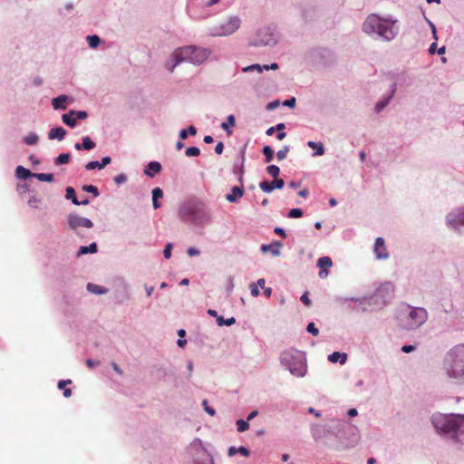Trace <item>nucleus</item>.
<instances>
[{"label":"nucleus","instance_id":"f257e3e1","mask_svg":"<svg viewBox=\"0 0 464 464\" xmlns=\"http://www.w3.org/2000/svg\"><path fill=\"white\" fill-rule=\"evenodd\" d=\"M443 370L454 382L464 383V343L455 345L446 353Z\"/></svg>","mask_w":464,"mask_h":464},{"label":"nucleus","instance_id":"f03ea898","mask_svg":"<svg viewBox=\"0 0 464 464\" xmlns=\"http://www.w3.org/2000/svg\"><path fill=\"white\" fill-rule=\"evenodd\" d=\"M208 54L209 53L207 49L193 45L178 48L172 53L170 61L166 64V68L172 72L178 64L185 61L199 64L208 57Z\"/></svg>","mask_w":464,"mask_h":464},{"label":"nucleus","instance_id":"7ed1b4c3","mask_svg":"<svg viewBox=\"0 0 464 464\" xmlns=\"http://www.w3.org/2000/svg\"><path fill=\"white\" fill-rule=\"evenodd\" d=\"M432 422L442 433L450 434L456 440H464V415H440L434 417Z\"/></svg>","mask_w":464,"mask_h":464},{"label":"nucleus","instance_id":"20e7f679","mask_svg":"<svg viewBox=\"0 0 464 464\" xmlns=\"http://www.w3.org/2000/svg\"><path fill=\"white\" fill-rule=\"evenodd\" d=\"M179 217L184 220L197 221L206 217L205 205L196 199L185 202L179 208Z\"/></svg>","mask_w":464,"mask_h":464},{"label":"nucleus","instance_id":"39448f33","mask_svg":"<svg viewBox=\"0 0 464 464\" xmlns=\"http://www.w3.org/2000/svg\"><path fill=\"white\" fill-rule=\"evenodd\" d=\"M410 311L407 315L401 318L402 326L407 330H412L420 327L423 324L427 318L428 314L424 308L409 307Z\"/></svg>","mask_w":464,"mask_h":464},{"label":"nucleus","instance_id":"423d86ee","mask_svg":"<svg viewBox=\"0 0 464 464\" xmlns=\"http://www.w3.org/2000/svg\"><path fill=\"white\" fill-rule=\"evenodd\" d=\"M67 219L69 227L81 237H84V235L81 233L82 227L92 228L93 227V223L91 219L80 217L76 214H69Z\"/></svg>","mask_w":464,"mask_h":464},{"label":"nucleus","instance_id":"0eeeda50","mask_svg":"<svg viewBox=\"0 0 464 464\" xmlns=\"http://www.w3.org/2000/svg\"><path fill=\"white\" fill-rule=\"evenodd\" d=\"M240 26V19L237 16H231L221 23L218 28H215L214 35H227L235 33Z\"/></svg>","mask_w":464,"mask_h":464},{"label":"nucleus","instance_id":"6e6552de","mask_svg":"<svg viewBox=\"0 0 464 464\" xmlns=\"http://www.w3.org/2000/svg\"><path fill=\"white\" fill-rule=\"evenodd\" d=\"M276 43V38L274 33L269 28H264L257 34V38L255 40L254 44L258 45H272Z\"/></svg>","mask_w":464,"mask_h":464},{"label":"nucleus","instance_id":"1a4fd4ad","mask_svg":"<svg viewBox=\"0 0 464 464\" xmlns=\"http://www.w3.org/2000/svg\"><path fill=\"white\" fill-rule=\"evenodd\" d=\"M383 21L376 14L369 15L362 24V30L367 34L377 33Z\"/></svg>","mask_w":464,"mask_h":464},{"label":"nucleus","instance_id":"9d476101","mask_svg":"<svg viewBox=\"0 0 464 464\" xmlns=\"http://www.w3.org/2000/svg\"><path fill=\"white\" fill-rule=\"evenodd\" d=\"M373 252L377 259H387L390 256L384 240L382 237H377L375 239Z\"/></svg>","mask_w":464,"mask_h":464},{"label":"nucleus","instance_id":"9b49d317","mask_svg":"<svg viewBox=\"0 0 464 464\" xmlns=\"http://www.w3.org/2000/svg\"><path fill=\"white\" fill-rule=\"evenodd\" d=\"M376 34H378L384 40L391 41L395 38V36L398 34V31L394 29L392 26L388 25L383 22Z\"/></svg>","mask_w":464,"mask_h":464},{"label":"nucleus","instance_id":"f8f14e48","mask_svg":"<svg viewBox=\"0 0 464 464\" xmlns=\"http://www.w3.org/2000/svg\"><path fill=\"white\" fill-rule=\"evenodd\" d=\"M317 266L321 268L319 271V276L321 278H325L329 274L328 269L333 266V261L329 256L320 257L317 260Z\"/></svg>","mask_w":464,"mask_h":464},{"label":"nucleus","instance_id":"ddd939ff","mask_svg":"<svg viewBox=\"0 0 464 464\" xmlns=\"http://www.w3.org/2000/svg\"><path fill=\"white\" fill-rule=\"evenodd\" d=\"M245 190L243 183L240 187L235 186L231 188L230 193L226 195V199L228 202L235 203L244 196Z\"/></svg>","mask_w":464,"mask_h":464},{"label":"nucleus","instance_id":"4468645a","mask_svg":"<svg viewBox=\"0 0 464 464\" xmlns=\"http://www.w3.org/2000/svg\"><path fill=\"white\" fill-rule=\"evenodd\" d=\"M160 171L161 165L158 161H150L144 169V173L150 178H153L156 174H159Z\"/></svg>","mask_w":464,"mask_h":464},{"label":"nucleus","instance_id":"2eb2a0df","mask_svg":"<svg viewBox=\"0 0 464 464\" xmlns=\"http://www.w3.org/2000/svg\"><path fill=\"white\" fill-rule=\"evenodd\" d=\"M111 161V159L110 157H103L102 159V162H99V161H90L89 163L86 164L85 166V169L87 170H92L96 168H98L99 169H103L105 166H107L108 164H110Z\"/></svg>","mask_w":464,"mask_h":464},{"label":"nucleus","instance_id":"dca6fc26","mask_svg":"<svg viewBox=\"0 0 464 464\" xmlns=\"http://www.w3.org/2000/svg\"><path fill=\"white\" fill-rule=\"evenodd\" d=\"M65 198L67 199H71L72 202L74 204V205H88L89 204V199L88 198H85L82 201H79L76 198V195H75V190L73 189V188L72 187H68L66 188V194H65Z\"/></svg>","mask_w":464,"mask_h":464},{"label":"nucleus","instance_id":"f3484780","mask_svg":"<svg viewBox=\"0 0 464 464\" xmlns=\"http://www.w3.org/2000/svg\"><path fill=\"white\" fill-rule=\"evenodd\" d=\"M244 161H245V150L241 152L240 162L238 165H234V173L238 176V181L240 184L244 181Z\"/></svg>","mask_w":464,"mask_h":464},{"label":"nucleus","instance_id":"a211bd4d","mask_svg":"<svg viewBox=\"0 0 464 464\" xmlns=\"http://www.w3.org/2000/svg\"><path fill=\"white\" fill-rule=\"evenodd\" d=\"M66 134V130L62 127H56L50 130L48 133V138L50 140L57 139L59 140H62L64 139V136Z\"/></svg>","mask_w":464,"mask_h":464},{"label":"nucleus","instance_id":"6ab92c4d","mask_svg":"<svg viewBox=\"0 0 464 464\" xmlns=\"http://www.w3.org/2000/svg\"><path fill=\"white\" fill-rule=\"evenodd\" d=\"M68 100V97L64 94H62L56 98H53L52 101V104L53 109L55 110H65L66 109V102Z\"/></svg>","mask_w":464,"mask_h":464},{"label":"nucleus","instance_id":"aec40b11","mask_svg":"<svg viewBox=\"0 0 464 464\" xmlns=\"http://www.w3.org/2000/svg\"><path fill=\"white\" fill-rule=\"evenodd\" d=\"M163 197V191L160 188H155L152 190V205L155 209L159 208L160 207V204L159 202V198H161Z\"/></svg>","mask_w":464,"mask_h":464},{"label":"nucleus","instance_id":"412c9836","mask_svg":"<svg viewBox=\"0 0 464 464\" xmlns=\"http://www.w3.org/2000/svg\"><path fill=\"white\" fill-rule=\"evenodd\" d=\"M347 355L346 353H341L339 352H334L328 356V360L331 362H340L342 364H343L346 362Z\"/></svg>","mask_w":464,"mask_h":464},{"label":"nucleus","instance_id":"4be33fe9","mask_svg":"<svg viewBox=\"0 0 464 464\" xmlns=\"http://www.w3.org/2000/svg\"><path fill=\"white\" fill-rule=\"evenodd\" d=\"M74 113L75 111H71L68 113L63 114L62 117L63 123H65L71 128H73L76 125V120L75 118H73Z\"/></svg>","mask_w":464,"mask_h":464},{"label":"nucleus","instance_id":"5701e85b","mask_svg":"<svg viewBox=\"0 0 464 464\" xmlns=\"http://www.w3.org/2000/svg\"><path fill=\"white\" fill-rule=\"evenodd\" d=\"M236 125L235 116L230 114L227 118V121L221 123V128L227 131L228 135H231L232 131L229 130V127H234Z\"/></svg>","mask_w":464,"mask_h":464},{"label":"nucleus","instance_id":"b1692460","mask_svg":"<svg viewBox=\"0 0 464 464\" xmlns=\"http://www.w3.org/2000/svg\"><path fill=\"white\" fill-rule=\"evenodd\" d=\"M98 251V246L96 243H92L88 246H81L78 251V256L86 255V254H95Z\"/></svg>","mask_w":464,"mask_h":464},{"label":"nucleus","instance_id":"393cba45","mask_svg":"<svg viewBox=\"0 0 464 464\" xmlns=\"http://www.w3.org/2000/svg\"><path fill=\"white\" fill-rule=\"evenodd\" d=\"M281 243L279 242H276V246H273V245H263L261 246V250L266 253L267 251H271V253L274 255V256H279L280 254V251H279V247L281 246Z\"/></svg>","mask_w":464,"mask_h":464},{"label":"nucleus","instance_id":"a878e982","mask_svg":"<svg viewBox=\"0 0 464 464\" xmlns=\"http://www.w3.org/2000/svg\"><path fill=\"white\" fill-rule=\"evenodd\" d=\"M15 175L18 179H26L33 174L29 169L24 168L23 166H18L15 169Z\"/></svg>","mask_w":464,"mask_h":464},{"label":"nucleus","instance_id":"bb28decb","mask_svg":"<svg viewBox=\"0 0 464 464\" xmlns=\"http://www.w3.org/2000/svg\"><path fill=\"white\" fill-rule=\"evenodd\" d=\"M71 382H72V381H71V380H63V381H60V382H58V385H57V386H58V388H59L60 390H63V396H64L65 398H69V397H71V395H72V390H71V389H69V388H65V385H66V384H70Z\"/></svg>","mask_w":464,"mask_h":464},{"label":"nucleus","instance_id":"cd10ccee","mask_svg":"<svg viewBox=\"0 0 464 464\" xmlns=\"http://www.w3.org/2000/svg\"><path fill=\"white\" fill-rule=\"evenodd\" d=\"M307 145L311 149L315 150V152H314L315 156H322V155L324 154V149L323 144H321V143L318 144V143H316L314 141L310 140V141L307 142Z\"/></svg>","mask_w":464,"mask_h":464},{"label":"nucleus","instance_id":"c85d7f7f","mask_svg":"<svg viewBox=\"0 0 464 464\" xmlns=\"http://www.w3.org/2000/svg\"><path fill=\"white\" fill-rule=\"evenodd\" d=\"M87 289L90 292L97 294V295H102L107 292V290L104 287H102L101 285H93V284H88Z\"/></svg>","mask_w":464,"mask_h":464},{"label":"nucleus","instance_id":"c756f323","mask_svg":"<svg viewBox=\"0 0 464 464\" xmlns=\"http://www.w3.org/2000/svg\"><path fill=\"white\" fill-rule=\"evenodd\" d=\"M34 176L40 181L53 182V175L52 173H36Z\"/></svg>","mask_w":464,"mask_h":464},{"label":"nucleus","instance_id":"7c9ffc66","mask_svg":"<svg viewBox=\"0 0 464 464\" xmlns=\"http://www.w3.org/2000/svg\"><path fill=\"white\" fill-rule=\"evenodd\" d=\"M197 133V129L194 127V126H189L188 130H181L180 132H179V138L181 140H185L188 138V135L190 134V135H196Z\"/></svg>","mask_w":464,"mask_h":464},{"label":"nucleus","instance_id":"2f4dec72","mask_svg":"<svg viewBox=\"0 0 464 464\" xmlns=\"http://www.w3.org/2000/svg\"><path fill=\"white\" fill-rule=\"evenodd\" d=\"M82 150H91L95 148L96 144L89 137H84L82 142Z\"/></svg>","mask_w":464,"mask_h":464},{"label":"nucleus","instance_id":"473e14b6","mask_svg":"<svg viewBox=\"0 0 464 464\" xmlns=\"http://www.w3.org/2000/svg\"><path fill=\"white\" fill-rule=\"evenodd\" d=\"M217 323L219 326H222V325L230 326L236 323V319L234 317H230L228 319H224L223 316H218Z\"/></svg>","mask_w":464,"mask_h":464},{"label":"nucleus","instance_id":"72a5a7b5","mask_svg":"<svg viewBox=\"0 0 464 464\" xmlns=\"http://www.w3.org/2000/svg\"><path fill=\"white\" fill-rule=\"evenodd\" d=\"M71 155L69 153H62L55 159V164H67L70 161Z\"/></svg>","mask_w":464,"mask_h":464},{"label":"nucleus","instance_id":"f704fd0d","mask_svg":"<svg viewBox=\"0 0 464 464\" xmlns=\"http://www.w3.org/2000/svg\"><path fill=\"white\" fill-rule=\"evenodd\" d=\"M259 188L266 193L271 192L273 189H275L274 183L269 181H262L259 183Z\"/></svg>","mask_w":464,"mask_h":464},{"label":"nucleus","instance_id":"c9c22d12","mask_svg":"<svg viewBox=\"0 0 464 464\" xmlns=\"http://www.w3.org/2000/svg\"><path fill=\"white\" fill-rule=\"evenodd\" d=\"M87 41L91 48H96L101 43V39L98 35H90L87 37Z\"/></svg>","mask_w":464,"mask_h":464},{"label":"nucleus","instance_id":"e433bc0d","mask_svg":"<svg viewBox=\"0 0 464 464\" xmlns=\"http://www.w3.org/2000/svg\"><path fill=\"white\" fill-rule=\"evenodd\" d=\"M263 153L266 157V161L271 162L274 158V150H272V148L270 146H265L263 148Z\"/></svg>","mask_w":464,"mask_h":464},{"label":"nucleus","instance_id":"4c0bfd02","mask_svg":"<svg viewBox=\"0 0 464 464\" xmlns=\"http://www.w3.org/2000/svg\"><path fill=\"white\" fill-rule=\"evenodd\" d=\"M24 141L27 145H34L38 142V136L35 133H30L24 138Z\"/></svg>","mask_w":464,"mask_h":464},{"label":"nucleus","instance_id":"58836bf2","mask_svg":"<svg viewBox=\"0 0 464 464\" xmlns=\"http://www.w3.org/2000/svg\"><path fill=\"white\" fill-rule=\"evenodd\" d=\"M237 427L238 432L246 431L249 429V424L247 420H237Z\"/></svg>","mask_w":464,"mask_h":464},{"label":"nucleus","instance_id":"ea45409f","mask_svg":"<svg viewBox=\"0 0 464 464\" xmlns=\"http://www.w3.org/2000/svg\"><path fill=\"white\" fill-rule=\"evenodd\" d=\"M266 172L273 178H277L280 173V169L276 165H270L266 168Z\"/></svg>","mask_w":464,"mask_h":464},{"label":"nucleus","instance_id":"a19ab883","mask_svg":"<svg viewBox=\"0 0 464 464\" xmlns=\"http://www.w3.org/2000/svg\"><path fill=\"white\" fill-rule=\"evenodd\" d=\"M394 92H395V89L392 90V94H393ZM392 96V95H391L385 101L377 102L376 105H375V111L377 112H380L381 111H382L386 107V105L389 103L390 99H391Z\"/></svg>","mask_w":464,"mask_h":464},{"label":"nucleus","instance_id":"79ce46f5","mask_svg":"<svg viewBox=\"0 0 464 464\" xmlns=\"http://www.w3.org/2000/svg\"><path fill=\"white\" fill-rule=\"evenodd\" d=\"M200 153V150L197 147H189L186 150L185 154L188 157H197Z\"/></svg>","mask_w":464,"mask_h":464},{"label":"nucleus","instance_id":"37998d69","mask_svg":"<svg viewBox=\"0 0 464 464\" xmlns=\"http://www.w3.org/2000/svg\"><path fill=\"white\" fill-rule=\"evenodd\" d=\"M289 151V147L285 146L282 150H278L276 153V158L278 160H283L286 158V155Z\"/></svg>","mask_w":464,"mask_h":464},{"label":"nucleus","instance_id":"c03bdc74","mask_svg":"<svg viewBox=\"0 0 464 464\" xmlns=\"http://www.w3.org/2000/svg\"><path fill=\"white\" fill-rule=\"evenodd\" d=\"M303 216V210L300 208H293L288 213V218H296Z\"/></svg>","mask_w":464,"mask_h":464},{"label":"nucleus","instance_id":"a18cd8bd","mask_svg":"<svg viewBox=\"0 0 464 464\" xmlns=\"http://www.w3.org/2000/svg\"><path fill=\"white\" fill-rule=\"evenodd\" d=\"M28 205L32 208H37L41 205V199L34 196L28 200Z\"/></svg>","mask_w":464,"mask_h":464},{"label":"nucleus","instance_id":"49530a36","mask_svg":"<svg viewBox=\"0 0 464 464\" xmlns=\"http://www.w3.org/2000/svg\"><path fill=\"white\" fill-rule=\"evenodd\" d=\"M82 189H83V190H85V191H87V192H92V193H93V195H94L95 197L99 196L98 188H97V187H95V186H92V185H84V186L82 187Z\"/></svg>","mask_w":464,"mask_h":464},{"label":"nucleus","instance_id":"de8ad7c7","mask_svg":"<svg viewBox=\"0 0 464 464\" xmlns=\"http://www.w3.org/2000/svg\"><path fill=\"white\" fill-rule=\"evenodd\" d=\"M306 330L308 333L312 334L314 336H317L319 334V331L315 327V324L314 323H309Z\"/></svg>","mask_w":464,"mask_h":464},{"label":"nucleus","instance_id":"09e8293b","mask_svg":"<svg viewBox=\"0 0 464 464\" xmlns=\"http://www.w3.org/2000/svg\"><path fill=\"white\" fill-rule=\"evenodd\" d=\"M202 406L207 413H208L210 416H214L216 414V411L213 408L209 407L208 404V401L204 400L202 401Z\"/></svg>","mask_w":464,"mask_h":464},{"label":"nucleus","instance_id":"8fccbe9b","mask_svg":"<svg viewBox=\"0 0 464 464\" xmlns=\"http://www.w3.org/2000/svg\"><path fill=\"white\" fill-rule=\"evenodd\" d=\"M171 249H172V245L170 243L167 244L163 250V256L165 258H167V259L170 258Z\"/></svg>","mask_w":464,"mask_h":464},{"label":"nucleus","instance_id":"3c124183","mask_svg":"<svg viewBox=\"0 0 464 464\" xmlns=\"http://www.w3.org/2000/svg\"><path fill=\"white\" fill-rule=\"evenodd\" d=\"M274 179H275L273 180V183H274L275 188H278V189L283 188L285 186V181L282 179H277V178H274Z\"/></svg>","mask_w":464,"mask_h":464},{"label":"nucleus","instance_id":"603ef678","mask_svg":"<svg viewBox=\"0 0 464 464\" xmlns=\"http://www.w3.org/2000/svg\"><path fill=\"white\" fill-rule=\"evenodd\" d=\"M254 70H256L258 72H261L263 71V68L259 64H252L243 69L244 72H249Z\"/></svg>","mask_w":464,"mask_h":464},{"label":"nucleus","instance_id":"864d4df0","mask_svg":"<svg viewBox=\"0 0 464 464\" xmlns=\"http://www.w3.org/2000/svg\"><path fill=\"white\" fill-rule=\"evenodd\" d=\"M290 372L296 376H304V371L303 367L300 368H290Z\"/></svg>","mask_w":464,"mask_h":464},{"label":"nucleus","instance_id":"5fc2aeb1","mask_svg":"<svg viewBox=\"0 0 464 464\" xmlns=\"http://www.w3.org/2000/svg\"><path fill=\"white\" fill-rule=\"evenodd\" d=\"M74 115L76 116L77 119L79 120H84L87 118L88 114L85 111H75Z\"/></svg>","mask_w":464,"mask_h":464},{"label":"nucleus","instance_id":"6e6d98bb","mask_svg":"<svg viewBox=\"0 0 464 464\" xmlns=\"http://www.w3.org/2000/svg\"><path fill=\"white\" fill-rule=\"evenodd\" d=\"M251 295L256 297L259 295V289L256 284L250 285Z\"/></svg>","mask_w":464,"mask_h":464},{"label":"nucleus","instance_id":"4d7b16f0","mask_svg":"<svg viewBox=\"0 0 464 464\" xmlns=\"http://www.w3.org/2000/svg\"><path fill=\"white\" fill-rule=\"evenodd\" d=\"M300 299L304 305L309 306L311 304V300L309 299L307 294H304Z\"/></svg>","mask_w":464,"mask_h":464},{"label":"nucleus","instance_id":"13d9d810","mask_svg":"<svg viewBox=\"0 0 464 464\" xmlns=\"http://www.w3.org/2000/svg\"><path fill=\"white\" fill-rule=\"evenodd\" d=\"M188 255L189 256H198L199 255V250L195 248V247H189L187 251Z\"/></svg>","mask_w":464,"mask_h":464},{"label":"nucleus","instance_id":"bf43d9fd","mask_svg":"<svg viewBox=\"0 0 464 464\" xmlns=\"http://www.w3.org/2000/svg\"><path fill=\"white\" fill-rule=\"evenodd\" d=\"M223 150H224V144L223 142H218L216 147H215V152L217 154H221L223 152Z\"/></svg>","mask_w":464,"mask_h":464},{"label":"nucleus","instance_id":"052dcab7","mask_svg":"<svg viewBox=\"0 0 464 464\" xmlns=\"http://www.w3.org/2000/svg\"><path fill=\"white\" fill-rule=\"evenodd\" d=\"M237 452H239L240 454H242L243 456H246V457H248L249 456V450L246 448V447H239L237 449Z\"/></svg>","mask_w":464,"mask_h":464},{"label":"nucleus","instance_id":"680f3d73","mask_svg":"<svg viewBox=\"0 0 464 464\" xmlns=\"http://www.w3.org/2000/svg\"><path fill=\"white\" fill-rule=\"evenodd\" d=\"M284 105L287 107H294L295 105V99L291 98L284 102Z\"/></svg>","mask_w":464,"mask_h":464},{"label":"nucleus","instance_id":"e2e57ef3","mask_svg":"<svg viewBox=\"0 0 464 464\" xmlns=\"http://www.w3.org/2000/svg\"><path fill=\"white\" fill-rule=\"evenodd\" d=\"M218 2V0H202L201 4L204 6H210L212 5H215Z\"/></svg>","mask_w":464,"mask_h":464},{"label":"nucleus","instance_id":"0e129e2a","mask_svg":"<svg viewBox=\"0 0 464 464\" xmlns=\"http://www.w3.org/2000/svg\"><path fill=\"white\" fill-rule=\"evenodd\" d=\"M116 183L121 184L126 181V177L123 174H121L114 178Z\"/></svg>","mask_w":464,"mask_h":464},{"label":"nucleus","instance_id":"69168bd1","mask_svg":"<svg viewBox=\"0 0 464 464\" xmlns=\"http://www.w3.org/2000/svg\"><path fill=\"white\" fill-rule=\"evenodd\" d=\"M86 365L89 367V368H93L94 366H97L99 365V362H96V361H93V360H91V359H88L86 361Z\"/></svg>","mask_w":464,"mask_h":464},{"label":"nucleus","instance_id":"338daca9","mask_svg":"<svg viewBox=\"0 0 464 464\" xmlns=\"http://www.w3.org/2000/svg\"><path fill=\"white\" fill-rule=\"evenodd\" d=\"M275 233L281 236L282 237H286V234L285 232V230L281 227H276L275 228Z\"/></svg>","mask_w":464,"mask_h":464},{"label":"nucleus","instance_id":"774afa93","mask_svg":"<svg viewBox=\"0 0 464 464\" xmlns=\"http://www.w3.org/2000/svg\"><path fill=\"white\" fill-rule=\"evenodd\" d=\"M414 350V346L412 345H403L401 351L403 353H411Z\"/></svg>","mask_w":464,"mask_h":464}]
</instances>
